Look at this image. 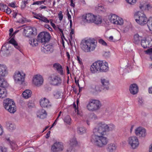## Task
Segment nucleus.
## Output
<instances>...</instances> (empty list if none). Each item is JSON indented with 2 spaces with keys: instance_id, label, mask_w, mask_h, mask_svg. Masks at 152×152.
I'll return each instance as SVG.
<instances>
[{
  "instance_id": "nucleus-1",
  "label": "nucleus",
  "mask_w": 152,
  "mask_h": 152,
  "mask_svg": "<svg viewBox=\"0 0 152 152\" xmlns=\"http://www.w3.org/2000/svg\"><path fill=\"white\" fill-rule=\"evenodd\" d=\"M108 64L102 61H98L94 62L90 67V70L93 73L99 72H106L108 71Z\"/></svg>"
},
{
  "instance_id": "nucleus-2",
  "label": "nucleus",
  "mask_w": 152,
  "mask_h": 152,
  "mask_svg": "<svg viewBox=\"0 0 152 152\" xmlns=\"http://www.w3.org/2000/svg\"><path fill=\"white\" fill-rule=\"evenodd\" d=\"M100 135L93 134L92 135L91 141L94 145L99 148L106 146L109 142V139L104 135L101 134Z\"/></svg>"
},
{
  "instance_id": "nucleus-3",
  "label": "nucleus",
  "mask_w": 152,
  "mask_h": 152,
  "mask_svg": "<svg viewBox=\"0 0 152 152\" xmlns=\"http://www.w3.org/2000/svg\"><path fill=\"white\" fill-rule=\"evenodd\" d=\"M96 43V40L94 39L83 40L81 44V48L85 52H89L95 49Z\"/></svg>"
},
{
  "instance_id": "nucleus-4",
  "label": "nucleus",
  "mask_w": 152,
  "mask_h": 152,
  "mask_svg": "<svg viewBox=\"0 0 152 152\" xmlns=\"http://www.w3.org/2000/svg\"><path fill=\"white\" fill-rule=\"evenodd\" d=\"M115 126L113 124H107L104 122H101L98 123L97 126L93 130L94 133H104L113 130Z\"/></svg>"
},
{
  "instance_id": "nucleus-5",
  "label": "nucleus",
  "mask_w": 152,
  "mask_h": 152,
  "mask_svg": "<svg viewBox=\"0 0 152 152\" xmlns=\"http://www.w3.org/2000/svg\"><path fill=\"white\" fill-rule=\"evenodd\" d=\"M3 103L4 108L10 113H14L16 112V106L12 99H7L4 100Z\"/></svg>"
},
{
  "instance_id": "nucleus-6",
  "label": "nucleus",
  "mask_w": 152,
  "mask_h": 152,
  "mask_svg": "<svg viewBox=\"0 0 152 152\" xmlns=\"http://www.w3.org/2000/svg\"><path fill=\"white\" fill-rule=\"evenodd\" d=\"M101 107L100 102L96 99H91L89 102L86 107L90 111H94L98 110Z\"/></svg>"
},
{
  "instance_id": "nucleus-7",
  "label": "nucleus",
  "mask_w": 152,
  "mask_h": 152,
  "mask_svg": "<svg viewBox=\"0 0 152 152\" xmlns=\"http://www.w3.org/2000/svg\"><path fill=\"white\" fill-rule=\"evenodd\" d=\"M134 18L136 22L140 25L143 26L148 23V20L145 15L140 12H136Z\"/></svg>"
},
{
  "instance_id": "nucleus-8",
  "label": "nucleus",
  "mask_w": 152,
  "mask_h": 152,
  "mask_svg": "<svg viewBox=\"0 0 152 152\" xmlns=\"http://www.w3.org/2000/svg\"><path fill=\"white\" fill-rule=\"evenodd\" d=\"M48 80L50 84L54 86H60L62 83L61 77L54 74L50 75L48 77Z\"/></svg>"
},
{
  "instance_id": "nucleus-9",
  "label": "nucleus",
  "mask_w": 152,
  "mask_h": 152,
  "mask_svg": "<svg viewBox=\"0 0 152 152\" xmlns=\"http://www.w3.org/2000/svg\"><path fill=\"white\" fill-rule=\"evenodd\" d=\"M38 40L41 43H46L49 41L50 36L47 32H42L39 33L37 36Z\"/></svg>"
},
{
  "instance_id": "nucleus-10",
  "label": "nucleus",
  "mask_w": 152,
  "mask_h": 152,
  "mask_svg": "<svg viewBox=\"0 0 152 152\" xmlns=\"http://www.w3.org/2000/svg\"><path fill=\"white\" fill-rule=\"evenodd\" d=\"M127 141L129 145L133 149H135L137 148L139 144L138 140L136 136L129 137Z\"/></svg>"
},
{
  "instance_id": "nucleus-11",
  "label": "nucleus",
  "mask_w": 152,
  "mask_h": 152,
  "mask_svg": "<svg viewBox=\"0 0 152 152\" xmlns=\"http://www.w3.org/2000/svg\"><path fill=\"white\" fill-rule=\"evenodd\" d=\"M64 149L62 143L60 142H56L52 145L51 152H61Z\"/></svg>"
},
{
  "instance_id": "nucleus-12",
  "label": "nucleus",
  "mask_w": 152,
  "mask_h": 152,
  "mask_svg": "<svg viewBox=\"0 0 152 152\" xmlns=\"http://www.w3.org/2000/svg\"><path fill=\"white\" fill-rule=\"evenodd\" d=\"M25 74L22 75L19 71H16L13 76L15 82L18 83H22L24 80Z\"/></svg>"
},
{
  "instance_id": "nucleus-13",
  "label": "nucleus",
  "mask_w": 152,
  "mask_h": 152,
  "mask_svg": "<svg viewBox=\"0 0 152 152\" xmlns=\"http://www.w3.org/2000/svg\"><path fill=\"white\" fill-rule=\"evenodd\" d=\"M34 29L35 28H33L29 26H27L23 28V35L26 37H29L32 35H34Z\"/></svg>"
},
{
  "instance_id": "nucleus-14",
  "label": "nucleus",
  "mask_w": 152,
  "mask_h": 152,
  "mask_svg": "<svg viewBox=\"0 0 152 152\" xmlns=\"http://www.w3.org/2000/svg\"><path fill=\"white\" fill-rule=\"evenodd\" d=\"M43 79L40 75H37L33 78V83L37 86H39L42 85L43 84Z\"/></svg>"
},
{
  "instance_id": "nucleus-15",
  "label": "nucleus",
  "mask_w": 152,
  "mask_h": 152,
  "mask_svg": "<svg viewBox=\"0 0 152 152\" xmlns=\"http://www.w3.org/2000/svg\"><path fill=\"white\" fill-rule=\"evenodd\" d=\"M82 18L84 20L85 22L88 23H93L94 21V19H95V16L92 14L88 13L83 15Z\"/></svg>"
},
{
  "instance_id": "nucleus-16",
  "label": "nucleus",
  "mask_w": 152,
  "mask_h": 152,
  "mask_svg": "<svg viewBox=\"0 0 152 152\" xmlns=\"http://www.w3.org/2000/svg\"><path fill=\"white\" fill-rule=\"evenodd\" d=\"M102 86L101 87L103 90H107L109 89L110 83L109 81L107 79L101 78V79Z\"/></svg>"
},
{
  "instance_id": "nucleus-17",
  "label": "nucleus",
  "mask_w": 152,
  "mask_h": 152,
  "mask_svg": "<svg viewBox=\"0 0 152 152\" xmlns=\"http://www.w3.org/2000/svg\"><path fill=\"white\" fill-rule=\"evenodd\" d=\"M41 106L44 108H48L51 106V104L49 100L44 98L43 99L41 100L40 102Z\"/></svg>"
},
{
  "instance_id": "nucleus-18",
  "label": "nucleus",
  "mask_w": 152,
  "mask_h": 152,
  "mask_svg": "<svg viewBox=\"0 0 152 152\" xmlns=\"http://www.w3.org/2000/svg\"><path fill=\"white\" fill-rule=\"evenodd\" d=\"M129 91L133 95L136 94L138 91L137 86L135 84H131L129 87Z\"/></svg>"
},
{
  "instance_id": "nucleus-19",
  "label": "nucleus",
  "mask_w": 152,
  "mask_h": 152,
  "mask_svg": "<svg viewBox=\"0 0 152 152\" xmlns=\"http://www.w3.org/2000/svg\"><path fill=\"white\" fill-rule=\"evenodd\" d=\"M53 66L54 69L56 70L58 73L61 75H64L63 68L62 66L58 63H56L53 64Z\"/></svg>"
},
{
  "instance_id": "nucleus-20",
  "label": "nucleus",
  "mask_w": 152,
  "mask_h": 152,
  "mask_svg": "<svg viewBox=\"0 0 152 152\" xmlns=\"http://www.w3.org/2000/svg\"><path fill=\"white\" fill-rule=\"evenodd\" d=\"M42 51L44 53L47 54L52 53L53 49L51 46L48 45L43 47Z\"/></svg>"
},
{
  "instance_id": "nucleus-21",
  "label": "nucleus",
  "mask_w": 152,
  "mask_h": 152,
  "mask_svg": "<svg viewBox=\"0 0 152 152\" xmlns=\"http://www.w3.org/2000/svg\"><path fill=\"white\" fill-rule=\"evenodd\" d=\"M7 67L6 66L0 64V75L5 76L7 74Z\"/></svg>"
},
{
  "instance_id": "nucleus-22",
  "label": "nucleus",
  "mask_w": 152,
  "mask_h": 152,
  "mask_svg": "<svg viewBox=\"0 0 152 152\" xmlns=\"http://www.w3.org/2000/svg\"><path fill=\"white\" fill-rule=\"evenodd\" d=\"M102 89L101 87V86L96 85L92 86L91 88V91L93 94H97L101 91Z\"/></svg>"
},
{
  "instance_id": "nucleus-23",
  "label": "nucleus",
  "mask_w": 152,
  "mask_h": 152,
  "mask_svg": "<svg viewBox=\"0 0 152 152\" xmlns=\"http://www.w3.org/2000/svg\"><path fill=\"white\" fill-rule=\"evenodd\" d=\"M37 114L38 117L41 118L43 119L46 117L47 113L45 110L42 109L38 111Z\"/></svg>"
},
{
  "instance_id": "nucleus-24",
  "label": "nucleus",
  "mask_w": 152,
  "mask_h": 152,
  "mask_svg": "<svg viewBox=\"0 0 152 152\" xmlns=\"http://www.w3.org/2000/svg\"><path fill=\"white\" fill-rule=\"evenodd\" d=\"M6 140L9 143L12 149L13 150H15L17 147L16 142L13 140H11L10 138H7Z\"/></svg>"
},
{
  "instance_id": "nucleus-25",
  "label": "nucleus",
  "mask_w": 152,
  "mask_h": 152,
  "mask_svg": "<svg viewBox=\"0 0 152 152\" xmlns=\"http://www.w3.org/2000/svg\"><path fill=\"white\" fill-rule=\"evenodd\" d=\"M116 148V146L113 143H110L107 145L106 149L109 152H113Z\"/></svg>"
},
{
  "instance_id": "nucleus-26",
  "label": "nucleus",
  "mask_w": 152,
  "mask_h": 152,
  "mask_svg": "<svg viewBox=\"0 0 152 152\" xmlns=\"http://www.w3.org/2000/svg\"><path fill=\"white\" fill-rule=\"evenodd\" d=\"M6 126L7 129L10 132H12L15 129V126L14 124L9 121L6 122Z\"/></svg>"
},
{
  "instance_id": "nucleus-27",
  "label": "nucleus",
  "mask_w": 152,
  "mask_h": 152,
  "mask_svg": "<svg viewBox=\"0 0 152 152\" xmlns=\"http://www.w3.org/2000/svg\"><path fill=\"white\" fill-rule=\"evenodd\" d=\"M141 44L142 46L144 48H149L151 46L149 41L146 40H142Z\"/></svg>"
},
{
  "instance_id": "nucleus-28",
  "label": "nucleus",
  "mask_w": 152,
  "mask_h": 152,
  "mask_svg": "<svg viewBox=\"0 0 152 152\" xmlns=\"http://www.w3.org/2000/svg\"><path fill=\"white\" fill-rule=\"evenodd\" d=\"M31 90H26L23 92L22 95L24 98L27 99L31 96Z\"/></svg>"
},
{
  "instance_id": "nucleus-29",
  "label": "nucleus",
  "mask_w": 152,
  "mask_h": 152,
  "mask_svg": "<svg viewBox=\"0 0 152 152\" xmlns=\"http://www.w3.org/2000/svg\"><path fill=\"white\" fill-rule=\"evenodd\" d=\"M9 43L13 45L15 48L20 51L21 49L20 47L18 45L17 42L13 38H11L9 41Z\"/></svg>"
},
{
  "instance_id": "nucleus-30",
  "label": "nucleus",
  "mask_w": 152,
  "mask_h": 152,
  "mask_svg": "<svg viewBox=\"0 0 152 152\" xmlns=\"http://www.w3.org/2000/svg\"><path fill=\"white\" fill-rule=\"evenodd\" d=\"M146 130L145 128L141 127L140 126L137 128L135 130V133H145Z\"/></svg>"
},
{
  "instance_id": "nucleus-31",
  "label": "nucleus",
  "mask_w": 152,
  "mask_h": 152,
  "mask_svg": "<svg viewBox=\"0 0 152 152\" xmlns=\"http://www.w3.org/2000/svg\"><path fill=\"white\" fill-rule=\"evenodd\" d=\"M77 144V141L76 140V138L75 137H74L70 139V140L69 145H70V146L75 147L76 146Z\"/></svg>"
},
{
  "instance_id": "nucleus-32",
  "label": "nucleus",
  "mask_w": 152,
  "mask_h": 152,
  "mask_svg": "<svg viewBox=\"0 0 152 152\" xmlns=\"http://www.w3.org/2000/svg\"><path fill=\"white\" fill-rule=\"evenodd\" d=\"M118 17L115 15H113L111 16V17L110 18V21L112 23L114 24H115L116 22L117 21V19H118Z\"/></svg>"
},
{
  "instance_id": "nucleus-33",
  "label": "nucleus",
  "mask_w": 152,
  "mask_h": 152,
  "mask_svg": "<svg viewBox=\"0 0 152 152\" xmlns=\"http://www.w3.org/2000/svg\"><path fill=\"white\" fill-rule=\"evenodd\" d=\"M94 21L93 23L96 24H101L102 22L101 18L99 15L95 16V19H94Z\"/></svg>"
},
{
  "instance_id": "nucleus-34",
  "label": "nucleus",
  "mask_w": 152,
  "mask_h": 152,
  "mask_svg": "<svg viewBox=\"0 0 152 152\" xmlns=\"http://www.w3.org/2000/svg\"><path fill=\"white\" fill-rule=\"evenodd\" d=\"M38 41H39L38 39H32L31 40H29V43L33 47H35L38 45Z\"/></svg>"
},
{
  "instance_id": "nucleus-35",
  "label": "nucleus",
  "mask_w": 152,
  "mask_h": 152,
  "mask_svg": "<svg viewBox=\"0 0 152 152\" xmlns=\"http://www.w3.org/2000/svg\"><path fill=\"white\" fill-rule=\"evenodd\" d=\"M1 80L0 82V87L5 88L8 86V83L3 78Z\"/></svg>"
},
{
  "instance_id": "nucleus-36",
  "label": "nucleus",
  "mask_w": 152,
  "mask_h": 152,
  "mask_svg": "<svg viewBox=\"0 0 152 152\" xmlns=\"http://www.w3.org/2000/svg\"><path fill=\"white\" fill-rule=\"evenodd\" d=\"M147 26L150 30L152 31V18H150L148 20Z\"/></svg>"
},
{
  "instance_id": "nucleus-37",
  "label": "nucleus",
  "mask_w": 152,
  "mask_h": 152,
  "mask_svg": "<svg viewBox=\"0 0 152 152\" xmlns=\"http://www.w3.org/2000/svg\"><path fill=\"white\" fill-rule=\"evenodd\" d=\"M71 119L69 115L66 116L64 119V121L67 124H70L71 123Z\"/></svg>"
},
{
  "instance_id": "nucleus-38",
  "label": "nucleus",
  "mask_w": 152,
  "mask_h": 152,
  "mask_svg": "<svg viewBox=\"0 0 152 152\" xmlns=\"http://www.w3.org/2000/svg\"><path fill=\"white\" fill-rule=\"evenodd\" d=\"M141 37L139 36L138 34H136L134 36V39L136 42L139 41L141 39Z\"/></svg>"
},
{
  "instance_id": "nucleus-39",
  "label": "nucleus",
  "mask_w": 152,
  "mask_h": 152,
  "mask_svg": "<svg viewBox=\"0 0 152 152\" xmlns=\"http://www.w3.org/2000/svg\"><path fill=\"white\" fill-rule=\"evenodd\" d=\"M118 19H117V21L116 22L115 24L121 25H122L124 23V21L121 18L118 17Z\"/></svg>"
},
{
  "instance_id": "nucleus-40",
  "label": "nucleus",
  "mask_w": 152,
  "mask_h": 152,
  "mask_svg": "<svg viewBox=\"0 0 152 152\" xmlns=\"http://www.w3.org/2000/svg\"><path fill=\"white\" fill-rule=\"evenodd\" d=\"M96 10L101 11H103L104 10V7L102 4H99L96 6Z\"/></svg>"
},
{
  "instance_id": "nucleus-41",
  "label": "nucleus",
  "mask_w": 152,
  "mask_h": 152,
  "mask_svg": "<svg viewBox=\"0 0 152 152\" xmlns=\"http://www.w3.org/2000/svg\"><path fill=\"white\" fill-rule=\"evenodd\" d=\"M30 0H22V3L23 4L21 6L22 8H24L26 6V4L28 3Z\"/></svg>"
},
{
  "instance_id": "nucleus-42",
  "label": "nucleus",
  "mask_w": 152,
  "mask_h": 152,
  "mask_svg": "<svg viewBox=\"0 0 152 152\" xmlns=\"http://www.w3.org/2000/svg\"><path fill=\"white\" fill-rule=\"evenodd\" d=\"M77 130L78 132L80 133H84L86 132V129L83 127H79L78 128Z\"/></svg>"
},
{
  "instance_id": "nucleus-43",
  "label": "nucleus",
  "mask_w": 152,
  "mask_h": 152,
  "mask_svg": "<svg viewBox=\"0 0 152 152\" xmlns=\"http://www.w3.org/2000/svg\"><path fill=\"white\" fill-rule=\"evenodd\" d=\"M74 147L69 145V148L66 150L67 152H75L74 148Z\"/></svg>"
},
{
  "instance_id": "nucleus-44",
  "label": "nucleus",
  "mask_w": 152,
  "mask_h": 152,
  "mask_svg": "<svg viewBox=\"0 0 152 152\" xmlns=\"http://www.w3.org/2000/svg\"><path fill=\"white\" fill-rule=\"evenodd\" d=\"M7 5H4L2 3H0V10L1 11H5V7H7Z\"/></svg>"
},
{
  "instance_id": "nucleus-45",
  "label": "nucleus",
  "mask_w": 152,
  "mask_h": 152,
  "mask_svg": "<svg viewBox=\"0 0 152 152\" xmlns=\"http://www.w3.org/2000/svg\"><path fill=\"white\" fill-rule=\"evenodd\" d=\"M99 42L102 45L107 46V43L106 42L102 39H99Z\"/></svg>"
},
{
  "instance_id": "nucleus-46",
  "label": "nucleus",
  "mask_w": 152,
  "mask_h": 152,
  "mask_svg": "<svg viewBox=\"0 0 152 152\" xmlns=\"http://www.w3.org/2000/svg\"><path fill=\"white\" fill-rule=\"evenodd\" d=\"M4 12H6L7 14H9L12 11L10 8H9L7 6V7H5V11Z\"/></svg>"
},
{
  "instance_id": "nucleus-47",
  "label": "nucleus",
  "mask_w": 152,
  "mask_h": 152,
  "mask_svg": "<svg viewBox=\"0 0 152 152\" xmlns=\"http://www.w3.org/2000/svg\"><path fill=\"white\" fill-rule=\"evenodd\" d=\"M138 104L139 105L141 106L143 104V99L141 98H139V100L138 101Z\"/></svg>"
},
{
  "instance_id": "nucleus-48",
  "label": "nucleus",
  "mask_w": 152,
  "mask_h": 152,
  "mask_svg": "<svg viewBox=\"0 0 152 152\" xmlns=\"http://www.w3.org/2000/svg\"><path fill=\"white\" fill-rule=\"evenodd\" d=\"M0 152H7V148L0 146Z\"/></svg>"
},
{
  "instance_id": "nucleus-49",
  "label": "nucleus",
  "mask_w": 152,
  "mask_h": 152,
  "mask_svg": "<svg viewBox=\"0 0 152 152\" xmlns=\"http://www.w3.org/2000/svg\"><path fill=\"white\" fill-rule=\"evenodd\" d=\"M73 107L74 108L75 110V113H77V115H80V114L79 113V110H78V107H77V108L76 107V105L75 103L73 104Z\"/></svg>"
},
{
  "instance_id": "nucleus-50",
  "label": "nucleus",
  "mask_w": 152,
  "mask_h": 152,
  "mask_svg": "<svg viewBox=\"0 0 152 152\" xmlns=\"http://www.w3.org/2000/svg\"><path fill=\"white\" fill-rule=\"evenodd\" d=\"M136 0H126L127 2L131 4H132L135 3Z\"/></svg>"
},
{
  "instance_id": "nucleus-51",
  "label": "nucleus",
  "mask_w": 152,
  "mask_h": 152,
  "mask_svg": "<svg viewBox=\"0 0 152 152\" xmlns=\"http://www.w3.org/2000/svg\"><path fill=\"white\" fill-rule=\"evenodd\" d=\"M103 56L106 58L110 56V53L109 51L105 52L103 54Z\"/></svg>"
},
{
  "instance_id": "nucleus-52",
  "label": "nucleus",
  "mask_w": 152,
  "mask_h": 152,
  "mask_svg": "<svg viewBox=\"0 0 152 152\" xmlns=\"http://www.w3.org/2000/svg\"><path fill=\"white\" fill-rule=\"evenodd\" d=\"M58 18L60 20H61L63 18V15L62 14V12L61 11L59 12L58 14Z\"/></svg>"
},
{
  "instance_id": "nucleus-53",
  "label": "nucleus",
  "mask_w": 152,
  "mask_h": 152,
  "mask_svg": "<svg viewBox=\"0 0 152 152\" xmlns=\"http://www.w3.org/2000/svg\"><path fill=\"white\" fill-rule=\"evenodd\" d=\"M136 135L137 136H139L141 138H143V137H145L146 136V135L145 134H136Z\"/></svg>"
},
{
  "instance_id": "nucleus-54",
  "label": "nucleus",
  "mask_w": 152,
  "mask_h": 152,
  "mask_svg": "<svg viewBox=\"0 0 152 152\" xmlns=\"http://www.w3.org/2000/svg\"><path fill=\"white\" fill-rule=\"evenodd\" d=\"M46 23H48L49 22V20L47 19V18L44 17L41 21Z\"/></svg>"
},
{
  "instance_id": "nucleus-55",
  "label": "nucleus",
  "mask_w": 152,
  "mask_h": 152,
  "mask_svg": "<svg viewBox=\"0 0 152 152\" xmlns=\"http://www.w3.org/2000/svg\"><path fill=\"white\" fill-rule=\"evenodd\" d=\"M145 52L148 54H152V48L148 49Z\"/></svg>"
},
{
  "instance_id": "nucleus-56",
  "label": "nucleus",
  "mask_w": 152,
  "mask_h": 152,
  "mask_svg": "<svg viewBox=\"0 0 152 152\" xmlns=\"http://www.w3.org/2000/svg\"><path fill=\"white\" fill-rule=\"evenodd\" d=\"M8 50V49L5 46H3L0 50V51L5 52Z\"/></svg>"
},
{
  "instance_id": "nucleus-57",
  "label": "nucleus",
  "mask_w": 152,
  "mask_h": 152,
  "mask_svg": "<svg viewBox=\"0 0 152 152\" xmlns=\"http://www.w3.org/2000/svg\"><path fill=\"white\" fill-rule=\"evenodd\" d=\"M20 17L21 18L20 19H19L18 20L17 22L18 23H23L25 21L23 19V18L22 16H20Z\"/></svg>"
},
{
  "instance_id": "nucleus-58",
  "label": "nucleus",
  "mask_w": 152,
  "mask_h": 152,
  "mask_svg": "<svg viewBox=\"0 0 152 152\" xmlns=\"http://www.w3.org/2000/svg\"><path fill=\"white\" fill-rule=\"evenodd\" d=\"M74 34V30L73 29H71V31L70 34V37L71 39H72V35Z\"/></svg>"
},
{
  "instance_id": "nucleus-59",
  "label": "nucleus",
  "mask_w": 152,
  "mask_h": 152,
  "mask_svg": "<svg viewBox=\"0 0 152 152\" xmlns=\"http://www.w3.org/2000/svg\"><path fill=\"white\" fill-rule=\"evenodd\" d=\"M32 4V5H36V4L40 5L41 4H40V1H37L34 2L33 3V4Z\"/></svg>"
},
{
  "instance_id": "nucleus-60",
  "label": "nucleus",
  "mask_w": 152,
  "mask_h": 152,
  "mask_svg": "<svg viewBox=\"0 0 152 152\" xmlns=\"http://www.w3.org/2000/svg\"><path fill=\"white\" fill-rule=\"evenodd\" d=\"M4 132V131L3 127L0 124V133H3Z\"/></svg>"
},
{
  "instance_id": "nucleus-61",
  "label": "nucleus",
  "mask_w": 152,
  "mask_h": 152,
  "mask_svg": "<svg viewBox=\"0 0 152 152\" xmlns=\"http://www.w3.org/2000/svg\"><path fill=\"white\" fill-rule=\"evenodd\" d=\"M67 16L69 20H70V19H71V16L70 15V14H69V11H68V10H67Z\"/></svg>"
},
{
  "instance_id": "nucleus-62",
  "label": "nucleus",
  "mask_w": 152,
  "mask_h": 152,
  "mask_svg": "<svg viewBox=\"0 0 152 152\" xmlns=\"http://www.w3.org/2000/svg\"><path fill=\"white\" fill-rule=\"evenodd\" d=\"M77 60L78 61L79 63L80 64H82V62L81 60L80 59V58L79 57H78V56H77Z\"/></svg>"
},
{
  "instance_id": "nucleus-63",
  "label": "nucleus",
  "mask_w": 152,
  "mask_h": 152,
  "mask_svg": "<svg viewBox=\"0 0 152 152\" xmlns=\"http://www.w3.org/2000/svg\"><path fill=\"white\" fill-rule=\"evenodd\" d=\"M10 4V6L12 7L15 8L16 7L14 3H12Z\"/></svg>"
},
{
  "instance_id": "nucleus-64",
  "label": "nucleus",
  "mask_w": 152,
  "mask_h": 152,
  "mask_svg": "<svg viewBox=\"0 0 152 152\" xmlns=\"http://www.w3.org/2000/svg\"><path fill=\"white\" fill-rule=\"evenodd\" d=\"M70 5L73 7H75V4L73 3V0H70Z\"/></svg>"
}]
</instances>
